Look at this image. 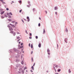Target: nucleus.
<instances>
[{"instance_id": "f257e3e1", "label": "nucleus", "mask_w": 74, "mask_h": 74, "mask_svg": "<svg viewBox=\"0 0 74 74\" xmlns=\"http://www.w3.org/2000/svg\"><path fill=\"white\" fill-rule=\"evenodd\" d=\"M9 30H10V31H12V30H13V29H12V28L11 27L9 28Z\"/></svg>"}, {"instance_id": "f03ea898", "label": "nucleus", "mask_w": 74, "mask_h": 74, "mask_svg": "<svg viewBox=\"0 0 74 74\" xmlns=\"http://www.w3.org/2000/svg\"><path fill=\"white\" fill-rule=\"evenodd\" d=\"M41 46V44L40 43H39L38 45L39 47V48H40Z\"/></svg>"}, {"instance_id": "7ed1b4c3", "label": "nucleus", "mask_w": 74, "mask_h": 74, "mask_svg": "<svg viewBox=\"0 0 74 74\" xmlns=\"http://www.w3.org/2000/svg\"><path fill=\"white\" fill-rule=\"evenodd\" d=\"M64 41H65V42H66L67 43V39L65 38V39Z\"/></svg>"}, {"instance_id": "20e7f679", "label": "nucleus", "mask_w": 74, "mask_h": 74, "mask_svg": "<svg viewBox=\"0 0 74 74\" xmlns=\"http://www.w3.org/2000/svg\"><path fill=\"white\" fill-rule=\"evenodd\" d=\"M4 13V11H3L1 12V15H3V14Z\"/></svg>"}, {"instance_id": "39448f33", "label": "nucleus", "mask_w": 74, "mask_h": 74, "mask_svg": "<svg viewBox=\"0 0 74 74\" xmlns=\"http://www.w3.org/2000/svg\"><path fill=\"white\" fill-rule=\"evenodd\" d=\"M4 16H1V19H4Z\"/></svg>"}, {"instance_id": "423d86ee", "label": "nucleus", "mask_w": 74, "mask_h": 74, "mask_svg": "<svg viewBox=\"0 0 74 74\" xmlns=\"http://www.w3.org/2000/svg\"><path fill=\"white\" fill-rule=\"evenodd\" d=\"M45 33V29H44L43 34Z\"/></svg>"}, {"instance_id": "0eeeda50", "label": "nucleus", "mask_w": 74, "mask_h": 74, "mask_svg": "<svg viewBox=\"0 0 74 74\" xmlns=\"http://www.w3.org/2000/svg\"><path fill=\"white\" fill-rule=\"evenodd\" d=\"M13 36H15V35H16V32H14L13 33Z\"/></svg>"}, {"instance_id": "6e6552de", "label": "nucleus", "mask_w": 74, "mask_h": 74, "mask_svg": "<svg viewBox=\"0 0 74 74\" xmlns=\"http://www.w3.org/2000/svg\"><path fill=\"white\" fill-rule=\"evenodd\" d=\"M31 48H33V45L32 44H31Z\"/></svg>"}, {"instance_id": "1a4fd4ad", "label": "nucleus", "mask_w": 74, "mask_h": 74, "mask_svg": "<svg viewBox=\"0 0 74 74\" xmlns=\"http://www.w3.org/2000/svg\"><path fill=\"white\" fill-rule=\"evenodd\" d=\"M55 10H58V8H57V7H55Z\"/></svg>"}, {"instance_id": "9d476101", "label": "nucleus", "mask_w": 74, "mask_h": 74, "mask_svg": "<svg viewBox=\"0 0 74 74\" xmlns=\"http://www.w3.org/2000/svg\"><path fill=\"white\" fill-rule=\"evenodd\" d=\"M69 73H71V71H70V69H69Z\"/></svg>"}, {"instance_id": "9b49d317", "label": "nucleus", "mask_w": 74, "mask_h": 74, "mask_svg": "<svg viewBox=\"0 0 74 74\" xmlns=\"http://www.w3.org/2000/svg\"><path fill=\"white\" fill-rule=\"evenodd\" d=\"M10 33H14V31H11L10 32Z\"/></svg>"}, {"instance_id": "f8f14e48", "label": "nucleus", "mask_w": 74, "mask_h": 74, "mask_svg": "<svg viewBox=\"0 0 74 74\" xmlns=\"http://www.w3.org/2000/svg\"><path fill=\"white\" fill-rule=\"evenodd\" d=\"M32 69L33 70H34V67H33V66H32Z\"/></svg>"}, {"instance_id": "ddd939ff", "label": "nucleus", "mask_w": 74, "mask_h": 74, "mask_svg": "<svg viewBox=\"0 0 74 74\" xmlns=\"http://www.w3.org/2000/svg\"><path fill=\"white\" fill-rule=\"evenodd\" d=\"M24 63V62H23V61H22L21 62V64H23Z\"/></svg>"}, {"instance_id": "4468645a", "label": "nucleus", "mask_w": 74, "mask_h": 74, "mask_svg": "<svg viewBox=\"0 0 74 74\" xmlns=\"http://www.w3.org/2000/svg\"><path fill=\"white\" fill-rule=\"evenodd\" d=\"M12 26L13 27H15V25H12Z\"/></svg>"}, {"instance_id": "2eb2a0df", "label": "nucleus", "mask_w": 74, "mask_h": 74, "mask_svg": "<svg viewBox=\"0 0 74 74\" xmlns=\"http://www.w3.org/2000/svg\"><path fill=\"white\" fill-rule=\"evenodd\" d=\"M4 16L5 18H7L8 17V16L7 15H5Z\"/></svg>"}, {"instance_id": "dca6fc26", "label": "nucleus", "mask_w": 74, "mask_h": 74, "mask_svg": "<svg viewBox=\"0 0 74 74\" xmlns=\"http://www.w3.org/2000/svg\"><path fill=\"white\" fill-rule=\"evenodd\" d=\"M27 69V67H24V70H25V69Z\"/></svg>"}, {"instance_id": "f3484780", "label": "nucleus", "mask_w": 74, "mask_h": 74, "mask_svg": "<svg viewBox=\"0 0 74 74\" xmlns=\"http://www.w3.org/2000/svg\"><path fill=\"white\" fill-rule=\"evenodd\" d=\"M8 20L9 21H12V20L11 19H8Z\"/></svg>"}, {"instance_id": "a211bd4d", "label": "nucleus", "mask_w": 74, "mask_h": 74, "mask_svg": "<svg viewBox=\"0 0 74 74\" xmlns=\"http://www.w3.org/2000/svg\"><path fill=\"white\" fill-rule=\"evenodd\" d=\"M21 2H22V1H19V3H20V4H21L22 3Z\"/></svg>"}, {"instance_id": "6ab92c4d", "label": "nucleus", "mask_w": 74, "mask_h": 74, "mask_svg": "<svg viewBox=\"0 0 74 74\" xmlns=\"http://www.w3.org/2000/svg\"><path fill=\"white\" fill-rule=\"evenodd\" d=\"M10 14V15H12V13L11 12H10L9 13Z\"/></svg>"}, {"instance_id": "aec40b11", "label": "nucleus", "mask_w": 74, "mask_h": 74, "mask_svg": "<svg viewBox=\"0 0 74 74\" xmlns=\"http://www.w3.org/2000/svg\"><path fill=\"white\" fill-rule=\"evenodd\" d=\"M47 51L48 52H50V51H49V49H48L47 50Z\"/></svg>"}, {"instance_id": "412c9836", "label": "nucleus", "mask_w": 74, "mask_h": 74, "mask_svg": "<svg viewBox=\"0 0 74 74\" xmlns=\"http://www.w3.org/2000/svg\"><path fill=\"white\" fill-rule=\"evenodd\" d=\"M23 46H21L20 48H23Z\"/></svg>"}, {"instance_id": "4be33fe9", "label": "nucleus", "mask_w": 74, "mask_h": 74, "mask_svg": "<svg viewBox=\"0 0 74 74\" xmlns=\"http://www.w3.org/2000/svg\"><path fill=\"white\" fill-rule=\"evenodd\" d=\"M7 15H9L10 14H9V13H7Z\"/></svg>"}, {"instance_id": "5701e85b", "label": "nucleus", "mask_w": 74, "mask_h": 74, "mask_svg": "<svg viewBox=\"0 0 74 74\" xmlns=\"http://www.w3.org/2000/svg\"><path fill=\"white\" fill-rule=\"evenodd\" d=\"M61 70H60V69H59L58 70V71H60Z\"/></svg>"}, {"instance_id": "b1692460", "label": "nucleus", "mask_w": 74, "mask_h": 74, "mask_svg": "<svg viewBox=\"0 0 74 74\" xmlns=\"http://www.w3.org/2000/svg\"><path fill=\"white\" fill-rule=\"evenodd\" d=\"M9 18H11V16H9L8 17Z\"/></svg>"}, {"instance_id": "393cba45", "label": "nucleus", "mask_w": 74, "mask_h": 74, "mask_svg": "<svg viewBox=\"0 0 74 74\" xmlns=\"http://www.w3.org/2000/svg\"><path fill=\"white\" fill-rule=\"evenodd\" d=\"M18 49H21V48H20V47H20V46L19 45L18 46Z\"/></svg>"}, {"instance_id": "a878e982", "label": "nucleus", "mask_w": 74, "mask_h": 74, "mask_svg": "<svg viewBox=\"0 0 74 74\" xmlns=\"http://www.w3.org/2000/svg\"><path fill=\"white\" fill-rule=\"evenodd\" d=\"M32 62H33V58H32Z\"/></svg>"}, {"instance_id": "bb28decb", "label": "nucleus", "mask_w": 74, "mask_h": 74, "mask_svg": "<svg viewBox=\"0 0 74 74\" xmlns=\"http://www.w3.org/2000/svg\"><path fill=\"white\" fill-rule=\"evenodd\" d=\"M6 10H7V11H8V10H9V9H8V8H6Z\"/></svg>"}, {"instance_id": "cd10ccee", "label": "nucleus", "mask_w": 74, "mask_h": 74, "mask_svg": "<svg viewBox=\"0 0 74 74\" xmlns=\"http://www.w3.org/2000/svg\"><path fill=\"white\" fill-rule=\"evenodd\" d=\"M27 19H29V17L27 16Z\"/></svg>"}, {"instance_id": "c85d7f7f", "label": "nucleus", "mask_w": 74, "mask_h": 74, "mask_svg": "<svg viewBox=\"0 0 74 74\" xmlns=\"http://www.w3.org/2000/svg\"><path fill=\"white\" fill-rule=\"evenodd\" d=\"M38 25V26L39 27L40 26V23H39Z\"/></svg>"}, {"instance_id": "c756f323", "label": "nucleus", "mask_w": 74, "mask_h": 74, "mask_svg": "<svg viewBox=\"0 0 74 74\" xmlns=\"http://www.w3.org/2000/svg\"><path fill=\"white\" fill-rule=\"evenodd\" d=\"M36 39H37V38H38V36H36Z\"/></svg>"}, {"instance_id": "7c9ffc66", "label": "nucleus", "mask_w": 74, "mask_h": 74, "mask_svg": "<svg viewBox=\"0 0 74 74\" xmlns=\"http://www.w3.org/2000/svg\"><path fill=\"white\" fill-rule=\"evenodd\" d=\"M30 36H32V33H30L29 34Z\"/></svg>"}, {"instance_id": "2f4dec72", "label": "nucleus", "mask_w": 74, "mask_h": 74, "mask_svg": "<svg viewBox=\"0 0 74 74\" xmlns=\"http://www.w3.org/2000/svg\"><path fill=\"white\" fill-rule=\"evenodd\" d=\"M22 12V10H21L20 11H19V12Z\"/></svg>"}, {"instance_id": "473e14b6", "label": "nucleus", "mask_w": 74, "mask_h": 74, "mask_svg": "<svg viewBox=\"0 0 74 74\" xmlns=\"http://www.w3.org/2000/svg\"><path fill=\"white\" fill-rule=\"evenodd\" d=\"M27 22H29L30 21V19H28Z\"/></svg>"}, {"instance_id": "72a5a7b5", "label": "nucleus", "mask_w": 74, "mask_h": 74, "mask_svg": "<svg viewBox=\"0 0 74 74\" xmlns=\"http://www.w3.org/2000/svg\"><path fill=\"white\" fill-rule=\"evenodd\" d=\"M1 1H2V2H3V0H0Z\"/></svg>"}, {"instance_id": "f704fd0d", "label": "nucleus", "mask_w": 74, "mask_h": 74, "mask_svg": "<svg viewBox=\"0 0 74 74\" xmlns=\"http://www.w3.org/2000/svg\"><path fill=\"white\" fill-rule=\"evenodd\" d=\"M21 45H23V43H21Z\"/></svg>"}, {"instance_id": "c9c22d12", "label": "nucleus", "mask_w": 74, "mask_h": 74, "mask_svg": "<svg viewBox=\"0 0 74 74\" xmlns=\"http://www.w3.org/2000/svg\"><path fill=\"white\" fill-rule=\"evenodd\" d=\"M8 27H10V25H8Z\"/></svg>"}, {"instance_id": "e433bc0d", "label": "nucleus", "mask_w": 74, "mask_h": 74, "mask_svg": "<svg viewBox=\"0 0 74 74\" xmlns=\"http://www.w3.org/2000/svg\"><path fill=\"white\" fill-rule=\"evenodd\" d=\"M12 23H15V21H12Z\"/></svg>"}, {"instance_id": "4c0bfd02", "label": "nucleus", "mask_w": 74, "mask_h": 74, "mask_svg": "<svg viewBox=\"0 0 74 74\" xmlns=\"http://www.w3.org/2000/svg\"><path fill=\"white\" fill-rule=\"evenodd\" d=\"M17 39H19V38H19V37H17Z\"/></svg>"}, {"instance_id": "58836bf2", "label": "nucleus", "mask_w": 74, "mask_h": 74, "mask_svg": "<svg viewBox=\"0 0 74 74\" xmlns=\"http://www.w3.org/2000/svg\"><path fill=\"white\" fill-rule=\"evenodd\" d=\"M53 67L54 69V70H55V67L53 66Z\"/></svg>"}, {"instance_id": "ea45409f", "label": "nucleus", "mask_w": 74, "mask_h": 74, "mask_svg": "<svg viewBox=\"0 0 74 74\" xmlns=\"http://www.w3.org/2000/svg\"><path fill=\"white\" fill-rule=\"evenodd\" d=\"M66 32H68V30H67V29H66Z\"/></svg>"}, {"instance_id": "a19ab883", "label": "nucleus", "mask_w": 74, "mask_h": 74, "mask_svg": "<svg viewBox=\"0 0 74 74\" xmlns=\"http://www.w3.org/2000/svg\"><path fill=\"white\" fill-rule=\"evenodd\" d=\"M29 47H30V43H29Z\"/></svg>"}, {"instance_id": "79ce46f5", "label": "nucleus", "mask_w": 74, "mask_h": 74, "mask_svg": "<svg viewBox=\"0 0 74 74\" xmlns=\"http://www.w3.org/2000/svg\"><path fill=\"white\" fill-rule=\"evenodd\" d=\"M25 32H26V33L27 34V31L26 30Z\"/></svg>"}, {"instance_id": "37998d69", "label": "nucleus", "mask_w": 74, "mask_h": 74, "mask_svg": "<svg viewBox=\"0 0 74 74\" xmlns=\"http://www.w3.org/2000/svg\"><path fill=\"white\" fill-rule=\"evenodd\" d=\"M17 34H19V32H17Z\"/></svg>"}, {"instance_id": "c03bdc74", "label": "nucleus", "mask_w": 74, "mask_h": 74, "mask_svg": "<svg viewBox=\"0 0 74 74\" xmlns=\"http://www.w3.org/2000/svg\"><path fill=\"white\" fill-rule=\"evenodd\" d=\"M29 38H30V39H31V38H32V37H29Z\"/></svg>"}, {"instance_id": "a18cd8bd", "label": "nucleus", "mask_w": 74, "mask_h": 74, "mask_svg": "<svg viewBox=\"0 0 74 74\" xmlns=\"http://www.w3.org/2000/svg\"><path fill=\"white\" fill-rule=\"evenodd\" d=\"M31 71L32 72V73H33V71H32V70H31Z\"/></svg>"}, {"instance_id": "49530a36", "label": "nucleus", "mask_w": 74, "mask_h": 74, "mask_svg": "<svg viewBox=\"0 0 74 74\" xmlns=\"http://www.w3.org/2000/svg\"><path fill=\"white\" fill-rule=\"evenodd\" d=\"M48 55H50V53H48Z\"/></svg>"}, {"instance_id": "de8ad7c7", "label": "nucleus", "mask_w": 74, "mask_h": 74, "mask_svg": "<svg viewBox=\"0 0 74 74\" xmlns=\"http://www.w3.org/2000/svg\"><path fill=\"white\" fill-rule=\"evenodd\" d=\"M2 3H3V4H5V2H3Z\"/></svg>"}, {"instance_id": "09e8293b", "label": "nucleus", "mask_w": 74, "mask_h": 74, "mask_svg": "<svg viewBox=\"0 0 74 74\" xmlns=\"http://www.w3.org/2000/svg\"><path fill=\"white\" fill-rule=\"evenodd\" d=\"M33 51H32V52H31V54H32V53H33Z\"/></svg>"}, {"instance_id": "8fccbe9b", "label": "nucleus", "mask_w": 74, "mask_h": 74, "mask_svg": "<svg viewBox=\"0 0 74 74\" xmlns=\"http://www.w3.org/2000/svg\"><path fill=\"white\" fill-rule=\"evenodd\" d=\"M58 67V65L56 66H55L56 67Z\"/></svg>"}, {"instance_id": "3c124183", "label": "nucleus", "mask_w": 74, "mask_h": 74, "mask_svg": "<svg viewBox=\"0 0 74 74\" xmlns=\"http://www.w3.org/2000/svg\"><path fill=\"white\" fill-rule=\"evenodd\" d=\"M21 51H23V49H21Z\"/></svg>"}, {"instance_id": "603ef678", "label": "nucleus", "mask_w": 74, "mask_h": 74, "mask_svg": "<svg viewBox=\"0 0 74 74\" xmlns=\"http://www.w3.org/2000/svg\"><path fill=\"white\" fill-rule=\"evenodd\" d=\"M34 10H35V8H33V11Z\"/></svg>"}, {"instance_id": "864d4df0", "label": "nucleus", "mask_w": 74, "mask_h": 74, "mask_svg": "<svg viewBox=\"0 0 74 74\" xmlns=\"http://www.w3.org/2000/svg\"><path fill=\"white\" fill-rule=\"evenodd\" d=\"M35 65V63H34V65H33V66H34Z\"/></svg>"}, {"instance_id": "5fc2aeb1", "label": "nucleus", "mask_w": 74, "mask_h": 74, "mask_svg": "<svg viewBox=\"0 0 74 74\" xmlns=\"http://www.w3.org/2000/svg\"><path fill=\"white\" fill-rule=\"evenodd\" d=\"M45 12L46 14H47V11H45Z\"/></svg>"}, {"instance_id": "6e6d98bb", "label": "nucleus", "mask_w": 74, "mask_h": 74, "mask_svg": "<svg viewBox=\"0 0 74 74\" xmlns=\"http://www.w3.org/2000/svg\"><path fill=\"white\" fill-rule=\"evenodd\" d=\"M55 74H59V73H56Z\"/></svg>"}, {"instance_id": "4d7b16f0", "label": "nucleus", "mask_w": 74, "mask_h": 74, "mask_svg": "<svg viewBox=\"0 0 74 74\" xmlns=\"http://www.w3.org/2000/svg\"><path fill=\"white\" fill-rule=\"evenodd\" d=\"M56 15H57V12H56Z\"/></svg>"}, {"instance_id": "13d9d810", "label": "nucleus", "mask_w": 74, "mask_h": 74, "mask_svg": "<svg viewBox=\"0 0 74 74\" xmlns=\"http://www.w3.org/2000/svg\"><path fill=\"white\" fill-rule=\"evenodd\" d=\"M39 19H40V20H41V18L40 17L39 18Z\"/></svg>"}, {"instance_id": "bf43d9fd", "label": "nucleus", "mask_w": 74, "mask_h": 74, "mask_svg": "<svg viewBox=\"0 0 74 74\" xmlns=\"http://www.w3.org/2000/svg\"><path fill=\"white\" fill-rule=\"evenodd\" d=\"M10 25H11V26H12V25L11 24H10Z\"/></svg>"}, {"instance_id": "052dcab7", "label": "nucleus", "mask_w": 74, "mask_h": 74, "mask_svg": "<svg viewBox=\"0 0 74 74\" xmlns=\"http://www.w3.org/2000/svg\"><path fill=\"white\" fill-rule=\"evenodd\" d=\"M58 44H57V47H58Z\"/></svg>"}, {"instance_id": "680f3d73", "label": "nucleus", "mask_w": 74, "mask_h": 74, "mask_svg": "<svg viewBox=\"0 0 74 74\" xmlns=\"http://www.w3.org/2000/svg\"><path fill=\"white\" fill-rule=\"evenodd\" d=\"M28 3L29 4H30V2H29V1L28 2Z\"/></svg>"}, {"instance_id": "e2e57ef3", "label": "nucleus", "mask_w": 74, "mask_h": 74, "mask_svg": "<svg viewBox=\"0 0 74 74\" xmlns=\"http://www.w3.org/2000/svg\"><path fill=\"white\" fill-rule=\"evenodd\" d=\"M19 44H21V42H19Z\"/></svg>"}, {"instance_id": "0e129e2a", "label": "nucleus", "mask_w": 74, "mask_h": 74, "mask_svg": "<svg viewBox=\"0 0 74 74\" xmlns=\"http://www.w3.org/2000/svg\"><path fill=\"white\" fill-rule=\"evenodd\" d=\"M27 7H29V6H28V5H27Z\"/></svg>"}, {"instance_id": "69168bd1", "label": "nucleus", "mask_w": 74, "mask_h": 74, "mask_svg": "<svg viewBox=\"0 0 74 74\" xmlns=\"http://www.w3.org/2000/svg\"><path fill=\"white\" fill-rule=\"evenodd\" d=\"M22 21L23 22H24V21H23V20H22Z\"/></svg>"}, {"instance_id": "338daca9", "label": "nucleus", "mask_w": 74, "mask_h": 74, "mask_svg": "<svg viewBox=\"0 0 74 74\" xmlns=\"http://www.w3.org/2000/svg\"><path fill=\"white\" fill-rule=\"evenodd\" d=\"M15 24H17V23H16Z\"/></svg>"}, {"instance_id": "774afa93", "label": "nucleus", "mask_w": 74, "mask_h": 74, "mask_svg": "<svg viewBox=\"0 0 74 74\" xmlns=\"http://www.w3.org/2000/svg\"><path fill=\"white\" fill-rule=\"evenodd\" d=\"M12 3H14V1H12Z\"/></svg>"}]
</instances>
